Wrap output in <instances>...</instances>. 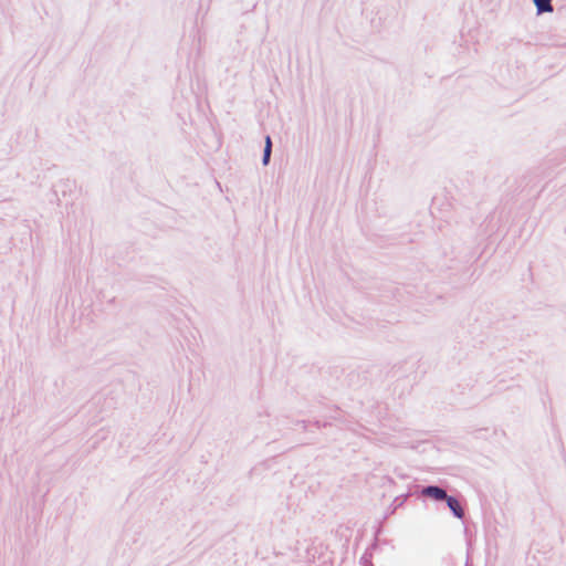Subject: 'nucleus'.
Masks as SVG:
<instances>
[{"instance_id": "f03ea898", "label": "nucleus", "mask_w": 566, "mask_h": 566, "mask_svg": "<svg viewBox=\"0 0 566 566\" xmlns=\"http://www.w3.org/2000/svg\"><path fill=\"white\" fill-rule=\"evenodd\" d=\"M446 501H447L449 509L453 512V514L457 517L462 518L464 512H463V509L461 507L460 503L458 502V500L452 496H447Z\"/></svg>"}, {"instance_id": "7ed1b4c3", "label": "nucleus", "mask_w": 566, "mask_h": 566, "mask_svg": "<svg viewBox=\"0 0 566 566\" xmlns=\"http://www.w3.org/2000/svg\"><path fill=\"white\" fill-rule=\"evenodd\" d=\"M551 2H552V0H534V3L537 8L538 13L552 12L553 7H552Z\"/></svg>"}, {"instance_id": "f257e3e1", "label": "nucleus", "mask_w": 566, "mask_h": 566, "mask_svg": "<svg viewBox=\"0 0 566 566\" xmlns=\"http://www.w3.org/2000/svg\"><path fill=\"white\" fill-rule=\"evenodd\" d=\"M423 494L430 497H433L434 500H446L447 493L444 490L438 488V486H428L423 490Z\"/></svg>"}, {"instance_id": "20e7f679", "label": "nucleus", "mask_w": 566, "mask_h": 566, "mask_svg": "<svg viewBox=\"0 0 566 566\" xmlns=\"http://www.w3.org/2000/svg\"><path fill=\"white\" fill-rule=\"evenodd\" d=\"M271 147H272L271 138H270V136H268L265 138V147H264V155H263L264 165H266L270 160Z\"/></svg>"}]
</instances>
